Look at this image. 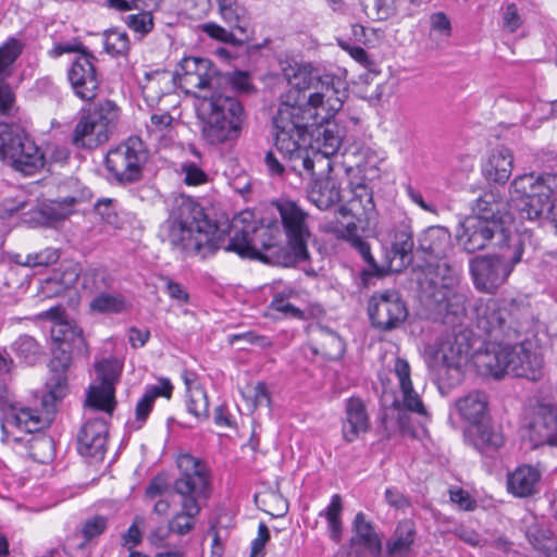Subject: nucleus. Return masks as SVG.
Instances as JSON below:
<instances>
[{"mask_svg": "<svg viewBox=\"0 0 557 557\" xmlns=\"http://www.w3.org/2000/svg\"><path fill=\"white\" fill-rule=\"evenodd\" d=\"M158 236L182 257L213 255L226 239L224 231L211 221L203 207L193 197L175 196L168 219L160 225Z\"/></svg>", "mask_w": 557, "mask_h": 557, "instance_id": "1", "label": "nucleus"}, {"mask_svg": "<svg viewBox=\"0 0 557 557\" xmlns=\"http://www.w3.org/2000/svg\"><path fill=\"white\" fill-rule=\"evenodd\" d=\"M490 197V286H498L521 261L524 246L510 202L498 190Z\"/></svg>", "mask_w": 557, "mask_h": 557, "instance_id": "2", "label": "nucleus"}, {"mask_svg": "<svg viewBox=\"0 0 557 557\" xmlns=\"http://www.w3.org/2000/svg\"><path fill=\"white\" fill-rule=\"evenodd\" d=\"M284 115L273 116L272 135L274 147L282 156L278 160L273 151H268L264 164L271 176L294 175L297 184L314 177L312 162L308 152V129L297 127L298 124H288Z\"/></svg>", "mask_w": 557, "mask_h": 557, "instance_id": "3", "label": "nucleus"}, {"mask_svg": "<svg viewBox=\"0 0 557 557\" xmlns=\"http://www.w3.org/2000/svg\"><path fill=\"white\" fill-rule=\"evenodd\" d=\"M244 219L235 218L230 225L233 235L224 247L226 251L235 252L242 258L257 259L263 263L281 267H294L297 263L277 262L276 255L290 253L289 247L283 245V234L278 222L272 221L268 225L249 223L238 227Z\"/></svg>", "mask_w": 557, "mask_h": 557, "instance_id": "4", "label": "nucleus"}, {"mask_svg": "<svg viewBox=\"0 0 557 557\" xmlns=\"http://www.w3.org/2000/svg\"><path fill=\"white\" fill-rule=\"evenodd\" d=\"M202 138L212 146L236 140L242 133L246 113L232 94L213 89L200 107Z\"/></svg>", "mask_w": 557, "mask_h": 557, "instance_id": "5", "label": "nucleus"}, {"mask_svg": "<svg viewBox=\"0 0 557 557\" xmlns=\"http://www.w3.org/2000/svg\"><path fill=\"white\" fill-rule=\"evenodd\" d=\"M309 181L313 182L310 199L319 209L326 210L337 202L347 201L346 205L341 207L343 214H350L360 223L366 222L370 224L374 220L376 211L373 194L367 185L357 184L348 190L350 197L347 199L336 182L329 176V173L315 175Z\"/></svg>", "mask_w": 557, "mask_h": 557, "instance_id": "6", "label": "nucleus"}, {"mask_svg": "<svg viewBox=\"0 0 557 557\" xmlns=\"http://www.w3.org/2000/svg\"><path fill=\"white\" fill-rule=\"evenodd\" d=\"M511 189V200L521 218L535 221L545 212L548 214L552 198L557 194V174H524L513 180Z\"/></svg>", "mask_w": 557, "mask_h": 557, "instance_id": "7", "label": "nucleus"}, {"mask_svg": "<svg viewBox=\"0 0 557 557\" xmlns=\"http://www.w3.org/2000/svg\"><path fill=\"white\" fill-rule=\"evenodd\" d=\"M58 335L53 331V357L50 360L49 368L51 375L48 377L46 386L48 395L44 397V404L48 401V397L53 400L62 399L67 392L66 371L72 363L73 354H82L86 350V343L83 332L77 326L67 323L61 324Z\"/></svg>", "mask_w": 557, "mask_h": 557, "instance_id": "8", "label": "nucleus"}, {"mask_svg": "<svg viewBox=\"0 0 557 557\" xmlns=\"http://www.w3.org/2000/svg\"><path fill=\"white\" fill-rule=\"evenodd\" d=\"M176 465L178 475L172 483L173 492L181 497L182 508L191 515L200 513L212 491L210 469L189 454L180 455Z\"/></svg>", "mask_w": 557, "mask_h": 557, "instance_id": "9", "label": "nucleus"}, {"mask_svg": "<svg viewBox=\"0 0 557 557\" xmlns=\"http://www.w3.org/2000/svg\"><path fill=\"white\" fill-rule=\"evenodd\" d=\"M120 109L106 99L81 110L72 143L77 148L95 149L110 139L119 119Z\"/></svg>", "mask_w": 557, "mask_h": 557, "instance_id": "10", "label": "nucleus"}, {"mask_svg": "<svg viewBox=\"0 0 557 557\" xmlns=\"http://www.w3.org/2000/svg\"><path fill=\"white\" fill-rule=\"evenodd\" d=\"M490 356V375L497 380L511 374L536 382L543 376L542 356L531 351L524 344L494 343Z\"/></svg>", "mask_w": 557, "mask_h": 557, "instance_id": "11", "label": "nucleus"}, {"mask_svg": "<svg viewBox=\"0 0 557 557\" xmlns=\"http://www.w3.org/2000/svg\"><path fill=\"white\" fill-rule=\"evenodd\" d=\"M0 160L26 176L35 174L45 164L44 153L14 123L0 122Z\"/></svg>", "mask_w": 557, "mask_h": 557, "instance_id": "12", "label": "nucleus"}, {"mask_svg": "<svg viewBox=\"0 0 557 557\" xmlns=\"http://www.w3.org/2000/svg\"><path fill=\"white\" fill-rule=\"evenodd\" d=\"M293 74L285 72L289 89L282 95L278 110L274 116L284 115L288 124H298L297 127L307 128L312 119V108L309 102V95L306 94L315 83V88L320 89L318 78L311 72L305 69L294 70Z\"/></svg>", "mask_w": 557, "mask_h": 557, "instance_id": "13", "label": "nucleus"}, {"mask_svg": "<svg viewBox=\"0 0 557 557\" xmlns=\"http://www.w3.org/2000/svg\"><path fill=\"white\" fill-rule=\"evenodd\" d=\"M281 218V224L286 237V244L292 250L290 253L276 256L277 262L300 263L308 261V240L311 236L308 226V213L296 202L282 200L275 203Z\"/></svg>", "mask_w": 557, "mask_h": 557, "instance_id": "14", "label": "nucleus"}, {"mask_svg": "<svg viewBox=\"0 0 557 557\" xmlns=\"http://www.w3.org/2000/svg\"><path fill=\"white\" fill-rule=\"evenodd\" d=\"M472 343L470 332L460 330L454 333L453 337H448L435 354V359L441 360L438 369L440 375L447 376L449 385L459 384L463 379V368L471 358L473 364L479 367L478 359L481 355H487L485 342L475 351H472Z\"/></svg>", "mask_w": 557, "mask_h": 557, "instance_id": "15", "label": "nucleus"}, {"mask_svg": "<svg viewBox=\"0 0 557 557\" xmlns=\"http://www.w3.org/2000/svg\"><path fill=\"white\" fill-rule=\"evenodd\" d=\"M148 157L145 143L139 137L132 136L108 151L104 164L116 183L133 184L141 180Z\"/></svg>", "mask_w": 557, "mask_h": 557, "instance_id": "16", "label": "nucleus"}, {"mask_svg": "<svg viewBox=\"0 0 557 557\" xmlns=\"http://www.w3.org/2000/svg\"><path fill=\"white\" fill-rule=\"evenodd\" d=\"M314 124L310 121L308 128ZM344 134V128L330 120L322 121L312 133L308 131V152L314 176L324 175L333 170L331 157L338 152Z\"/></svg>", "mask_w": 557, "mask_h": 557, "instance_id": "17", "label": "nucleus"}, {"mask_svg": "<svg viewBox=\"0 0 557 557\" xmlns=\"http://www.w3.org/2000/svg\"><path fill=\"white\" fill-rule=\"evenodd\" d=\"M457 408L469 423L465 431L466 442L484 456L487 450V394L473 391L457 401Z\"/></svg>", "mask_w": 557, "mask_h": 557, "instance_id": "18", "label": "nucleus"}, {"mask_svg": "<svg viewBox=\"0 0 557 557\" xmlns=\"http://www.w3.org/2000/svg\"><path fill=\"white\" fill-rule=\"evenodd\" d=\"M373 327L382 332L398 329L408 318V308L401 295L394 289L374 293L368 305Z\"/></svg>", "mask_w": 557, "mask_h": 557, "instance_id": "19", "label": "nucleus"}, {"mask_svg": "<svg viewBox=\"0 0 557 557\" xmlns=\"http://www.w3.org/2000/svg\"><path fill=\"white\" fill-rule=\"evenodd\" d=\"M95 371L99 382L89 386L85 406L111 416L116 406L114 383L120 374L119 363L115 359H103L95 364Z\"/></svg>", "mask_w": 557, "mask_h": 557, "instance_id": "20", "label": "nucleus"}, {"mask_svg": "<svg viewBox=\"0 0 557 557\" xmlns=\"http://www.w3.org/2000/svg\"><path fill=\"white\" fill-rule=\"evenodd\" d=\"M219 71L211 60L199 57H186L178 63L173 81L186 92L194 89H215Z\"/></svg>", "mask_w": 557, "mask_h": 557, "instance_id": "21", "label": "nucleus"}, {"mask_svg": "<svg viewBox=\"0 0 557 557\" xmlns=\"http://www.w3.org/2000/svg\"><path fill=\"white\" fill-rule=\"evenodd\" d=\"M320 89L309 95L310 107L312 108L313 121L317 116L325 113L322 121L330 120L343 107L345 95L344 83L331 74H324L318 78Z\"/></svg>", "mask_w": 557, "mask_h": 557, "instance_id": "22", "label": "nucleus"}, {"mask_svg": "<svg viewBox=\"0 0 557 557\" xmlns=\"http://www.w3.org/2000/svg\"><path fill=\"white\" fill-rule=\"evenodd\" d=\"M472 207V213L461 223L462 234L458 235L465 250L469 253L482 250L487 245V200L480 194Z\"/></svg>", "mask_w": 557, "mask_h": 557, "instance_id": "23", "label": "nucleus"}, {"mask_svg": "<svg viewBox=\"0 0 557 557\" xmlns=\"http://www.w3.org/2000/svg\"><path fill=\"white\" fill-rule=\"evenodd\" d=\"M109 428L103 418L89 417L77 433V450L97 461L104 458L107 451Z\"/></svg>", "mask_w": 557, "mask_h": 557, "instance_id": "24", "label": "nucleus"}, {"mask_svg": "<svg viewBox=\"0 0 557 557\" xmlns=\"http://www.w3.org/2000/svg\"><path fill=\"white\" fill-rule=\"evenodd\" d=\"M527 437L533 448L557 446V406L541 404L535 408L527 424Z\"/></svg>", "mask_w": 557, "mask_h": 557, "instance_id": "25", "label": "nucleus"}, {"mask_svg": "<svg viewBox=\"0 0 557 557\" xmlns=\"http://www.w3.org/2000/svg\"><path fill=\"white\" fill-rule=\"evenodd\" d=\"M95 60L94 55H78L67 71V78L74 94L85 101L92 100L99 89L100 81L94 64Z\"/></svg>", "mask_w": 557, "mask_h": 557, "instance_id": "26", "label": "nucleus"}, {"mask_svg": "<svg viewBox=\"0 0 557 557\" xmlns=\"http://www.w3.org/2000/svg\"><path fill=\"white\" fill-rule=\"evenodd\" d=\"M352 536L349 546L357 557L361 555L359 548L366 550L371 557H380L382 554V539L375 531L373 523L367 520L362 511L356 513L351 523Z\"/></svg>", "mask_w": 557, "mask_h": 557, "instance_id": "27", "label": "nucleus"}, {"mask_svg": "<svg viewBox=\"0 0 557 557\" xmlns=\"http://www.w3.org/2000/svg\"><path fill=\"white\" fill-rule=\"evenodd\" d=\"M370 428L366 404L359 397H350L345 401V419L343 421V437L347 443L355 442L360 433Z\"/></svg>", "mask_w": 557, "mask_h": 557, "instance_id": "28", "label": "nucleus"}, {"mask_svg": "<svg viewBox=\"0 0 557 557\" xmlns=\"http://www.w3.org/2000/svg\"><path fill=\"white\" fill-rule=\"evenodd\" d=\"M394 373L398 379L399 388L403 395V405L419 416H428L426 408L419 394L413 389L411 381V369L408 361L397 357L394 362Z\"/></svg>", "mask_w": 557, "mask_h": 557, "instance_id": "29", "label": "nucleus"}, {"mask_svg": "<svg viewBox=\"0 0 557 557\" xmlns=\"http://www.w3.org/2000/svg\"><path fill=\"white\" fill-rule=\"evenodd\" d=\"M450 244V233L446 227L430 226L419 235L417 251L435 259H442L446 257Z\"/></svg>", "mask_w": 557, "mask_h": 557, "instance_id": "30", "label": "nucleus"}, {"mask_svg": "<svg viewBox=\"0 0 557 557\" xmlns=\"http://www.w3.org/2000/svg\"><path fill=\"white\" fill-rule=\"evenodd\" d=\"M216 3L223 21L239 35L250 39L252 30L247 9L240 5L237 0H216Z\"/></svg>", "mask_w": 557, "mask_h": 557, "instance_id": "31", "label": "nucleus"}, {"mask_svg": "<svg viewBox=\"0 0 557 557\" xmlns=\"http://www.w3.org/2000/svg\"><path fill=\"white\" fill-rule=\"evenodd\" d=\"M540 479L541 473L536 468L523 465L508 474V491L518 497L530 496L536 492Z\"/></svg>", "mask_w": 557, "mask_h": 557, "instance_id": "32", "label": "nucleus"}, {"mask_svg": "<svg viewBox=\"0 0 557 557\" xmlns=\"http://www.w3.org/2000/svg\"><path fill=\"white\" fill-rule=\"evenodd\" d=\"M7 425L14 426L26 433H34L42 430L47 425V422L36 410L32 408L21 407L17 409L15 407H11L1 425L4 434H7Z\"/></svg>", "mask_w": 557, "mask_h": 557, "instance_id": "33", "label": "nucleus"}, {"mask_svg": "<svg viewBox=\"0 0 557 557\" xmlns=\"http://www.w3.org/2000/svg\"><path fill=\"white\" fill-rule=\"evenodd\" d=\"M173 392V385L171 381L166 377H161L159 380V384L149 386L143 397L138 400L135 414L136 422L138 425L136 429H140L143 424L146 422L149 413L153 408L154 400L158 397L171 398Z\"/></svg>", "mask_w": 557, "mask_h": 557, "instance_id": "34", "label": "nucleus"}, {"mask_svg": "<svg viewBox=\"0 0 557 557\" xmlns=\"http://www.w3.org/2000/svg\"><path fill=\"white\" fill-rule=\"evenodd\" d=\"M414 248L413 232L411 220L404 218L394 228L392 249L395 256H398L403 263L412 261V251Z\"/></svg>", "mask_w": 557, "mask_h": 557, "instance_id": "35", "label": "nucleus"}, {"mask_svg": "<svg viewBox=\"0 0 557 557\" xmlns=\"http://www.w3.org/2000/svg\"><path fill=\"white\" fill-rule=\"evenodd\" d=\"M408 411L412 412L403 405V400L396 398L391 407L386 408L382 417V426L387 437L395 431V428L403 434L411 432V418Z\"/></svg>", "mask_w": 557, "mask_h": 557, "instance_id": "36", "label": "nucleus"}, {"mask_svg": "<svg viewBox=\"0 0 557 557\" xmlns=\"http://www.w3.org/2000/svg\"><path fill=\"white\" fill-rule=\"evenodd\" d=\"M414 537L413 522L410 520L399 522L392 539L386 543L387 556H406L414 542Z\"/></svg>", "mask_w": 557, "mask_h": 557, "instance_id": "37", "label": "nucleus"}, {"mask_svg": "<svg viewBox=\"0 0 557 557\" xmlns=\"http://www.w3.org/2000/svg\"><path fill=\"white\" fill-rule=\"evenodd\" d=\"M215 82L218 83L215 89H220L221 91L228 92L234 96L235 94L249 95L256 90L247 72H220Z\"/></svg>", "mask_w": 557, "mask_h": 557, "instance_id": "38", "label": "nucleus"}, {"mask_svg": "<svg viewBox=\"0 0 557 557\" xmlns=\"http://www.w3.org/2000/svg\"><path fill=\"white\" fill-rule=\"evenodd\" d=\"M15 357L26 366H35L42 357V346L30 335L18 336L11 345Z\"/></svg>", "mask_w": 557, "mask_h": 557, "instance_id": "39", "label": "nucleus"}, {"mask_svg": "<svg viewBox=\"0 0 557 557\" xmlns=\"http://www.w3.org/2000/svg\"><path fill=\"white\" fill-rule=\"evenodd\" d=\"M513 156L506 147L498 148L490 158V178L506 184L512 171Z\"/></svg>", "mask_w": 557, "mask_h": 557, "instance_id": "40", "label": "nucleus"}, {"mask_svg": "<svg viewBox=\"0 0 557 557\" xmlns=\"http://www.w3.org/2000/svg\"><path fill=\"white\" fill-rule=\"evenodd\" d=\"M438 295H441L438 312L445 314V323H454L455 320L465 315L466 298L462 294L455 293L451 288H447L445 292H438Z\"/></svg>", "mask_w": 557, "mask_h": 557, "instance_id": "41", "label": "nucleus"}, {"mask_svg": "<svg viewBox=\"0 0 557 557\" xmlns=\"http://www.w3.org/2000/svg\"><path fill=\"white\" fill-rule=\"evenodd\" d=\"M525 536L535 549L544 553L546 556H549L556 548L557 543L548 525L533 522L528 525Z\"/></svg>", "mask_w": 557, "mask_h": 557, "instance_id": "42", "label": "nucleus"}, {"mask_svg": "<svg viewBox=\"0 0 557 557\" xmlns=\"http://www.w3.org/2000/svg\"><path fill=\"white\" fill-rule=\"evenodd\" d=\"M351 245L360 253L368 265L360 274L364 284H368L371 277H383L385 275L386 270L384 267L379 265L373 258L369 243L363 240L361 237H355L351 240Z\"/></svg>", "mask_w": 557, "mask_h": 557, "instance_id": "43", "label": "nucleus"}, {"mask_svg": "<svg viewBox=\"0 0 557 557\" xmlns=\"http://www.w3.org/2000/svg\"><path fill=\"white\" fill-rule=\"evenodd\" d=\"M89 308L97 313H120L125 310L126 301L122 295L102 292L92 298Z\"/></svg>", "mask_w": 557, "mask_h": 557, "instance_id": "44", "label": "nucleus"}, {"mask_svg": "<svg viewBox=\"0 0 557 557\" xmlns=\"http://www.w3.org/2000/svg\"><path fill=\"white\" fill-rule=\"evenodd\" d=\"M430 273L434 276V283L440 284L445 290L453 288L458 283V269L445 260L437 259L434 264H429Z\"/></svg>", "mask_w": 557, "mask_h": 557, "instance_id": "45", "label": "nucleus"}, {"mask_svg": "<svg viewBox=\"0 0 557 557\" xmlns=\"http://www.w3.org/2000/svg\"><path fill=\"white\" fill-rule=\"evenodd\" d=\"M364 13L374 21H386L397 14L395 0H360Z\"/></svg>", "mask_w": 557, "mask_h": 557, "instance_id": "46", "label": "nucleus"}, {"mask_svg": "<svg viewBox=\"0 0 557 557\" xmlns=\"http://www.w3.org/2000/svg\"><path fill=\"white\" fill-rule=\"evenodd\" d=\"M186 408L197 420L209 418L208 396L201 386H195L194 391L187 395Z\"/></svg>", "mask_w": 557, "mask_h": 557, "instance_id": "47", "label": "nucleus"}, {"mask_svg": "<svg viewBox=\"0 0 557 557\" xmlns=\"http://www.w3.org/2000/svg\"><path fill=\"white\" fill-rule=\"evenodd\" d=\"M24 44L16 38H9L0 47V75H8L16 59L21 55Z\"/></svg>", "mask_w": 557, "mask_h": 557, "instance_id": "48", "label": "nucleus"}, {"mask_svg": "<svg viewBox=\"0 0 557 557\" xmlns=\"http://www.w3.org/2000/svg\"><path fill=\"white\" fill-rule=\"evenodd\" d=\"M111 284V278L103 269H88L83 275V287L90 294L106 292Z\"/></svg>", "mask_w": 557, "mask_h": 557, "instance_id": "49", "label": "nucleus"}, {"mask_svg": "<svg viewBox=\"0 0 557 557\" xmlns=\"http://www.w3.org/2000/svg\"><path fill=\"white\" fill-rule=\"evenodd\" d=\"M104 49L111 55H124L129 50V39L125 32L110 29L104 32Z\"/></svg>", "mask_w": 557, "mask_h": 557, "instance_id": "50", "label": "nucleus"}, {"mask_svg": "<svg viewBox=\"0 0 557 557\" xmlns=\"http://www.w3.org/2000/svg\"><path fill=\"white\" fill-rule=\"evenodd\" d=\"M202 32L213 39L231 44L233 46H242L249 40L246 36L239 34L236 35L212 22L203 24Z\"/></svg>", "mask_w": 557, "mask_h": 557, "instance_id": "51", "label": "nucleus"}, {"mask_svg": "<svg viewBox=\"0 0 557 557\" xmlns=\"http://www.w3.org/2000/svg\"><path fill=\"white\" fill-rule=\"evenodd\" d=\"M152 10L153 9H143L139 13L128 15L126 17L127 26L135 33L146 36L153 29Z\"/></svg>", "mask_w": 557, "mask_h": 557, "instance_id": "52", "label": "nucleus"}, {"mask_svg": "<svg viewBox=\"0 0 557 557\" xmlns=\"http://www.w3.org/2000/svg\"><path fill=\"white\" fill-rule=\"evenodd\" d=\"M470 273L475 287L481 292L487 290V256H476L470 260Z\"/></svg>", "mask_w": 557, "mask_h": 557, "instance_id": "53", "label": "nucleus"}, {"mask_svg": "<svg viewBox=\"0 0 557 557\" xmlns=\"http://www.w3.org/2000/svg\"><path fill=\"white\" fill-rule=\"evenodd\" d=\"M269 308L282 314L284 318L304 320L305 312L290 304L284 294L274 295Z\"/></svg>", "mask_w": 557, "mask_h": 557, "instance_id": "54", "label": "nucleus"}, {"mask_svg": "<svg viewBox=\"0 0 557 557\" xmlns=\"http://www.w3.org/2000/svg\"><path fill=\"white\" fill-rule=\"evenodd\" d=\"M199 513H189L187 509L182 508L169 522V530L173 533L185 535L195 527V518Z\"/></svg>", "mask_w": 557, "mask_h": 557, "instance_id": "55", "label": "nucleus"}, {"mask_svg": "<svg viewBox=\"0 0 557 557\" xmlns=\"http://www.w3.org/2000/svg\"><path fill=\"white\" fill-rule=\"evenodd\" d=\"M59 258L60 255L57 249L46 248L39 252L29 253L25 257V260L17 262L25 267H46L55 263Z\"/></svg>", "mask_w": 557, "mask_h": 557, "instance_id": "56", "label": "nucleus"}, {"mask_svg": "<svg viewBox=\"0 0 557 557\" xmlns=\"http://www.w3.org/2000/svg\"><path fill=\"white\" fill-rule=\"evenodd\" d=\"M108 527V519L103 516H94L86 519L81 528V534L85 539V542H89L92 539L101 535Z\"/></svg>", "mask_w": 557, "mask_h": 557, "instance_id": "57", "label": "nucleus"}, {"mask_svg": "<svg viewBox=\"0 0 557 557\" xmlns=\"http://www.w3.org/2000/svg\"><path fill=\"white\" fill-rule=\"evenodd\" d=\"M15 108V96L9 85L0 83V114L12 116Z\"/></svg>", "mask_w": 557, "mask_h": 557, "instance_id": "58", "label": "nucleus"}, {"mask_svg": "<svg viewBox=\"0 0 557 557\" xmlns=\"http://www.w3.org/2000/svg\"><path fill=\"white\" fill-rule=\"evenodd\" d=\"M182 171L185 173L184 182L187 185L197 186L207 182V174L195 163H183Z\"/></svg>", "mask_w": 557, "mask_h": 557, "instance_id": "59", "label": "nucleus"}, {"mask_svg": "<svg viewBox=\"0 0 557 557\" xmlns=\"http://www.w3.org/2000/svg\"><path fill=\"white\" fill-rule=\"evenodd\" d=\"M143 522L144 519L141 517H136L126 533L122 535L123 545L127 546L129 550L143 541V534L139 529V524Z\"/></svg>", "mask_w": 557, "mask_h": 557, "instance_id": "60", "label": "nucleus"}, {"mask_svg": "<svg viewBox=\"0 0 557 557\" xmlns=\"http://www.w3.org/2000/svg\"><path fill=\"white\" fill-rule=\"evenodd\" d=\"M238 341H245L251 345H256L260 348H268L272 346V342L269 337L259 335L252 331L246 333L234 334L230 337V343L235 344Z\"/></svg>", "mask_w": 557, "mask_h": 557, "instance_id": "61", "label": "nucleus"}, {"mask_svg": "<svg viewBox=\"0 0 557 557\" xmlns=\"http://www.w3.org/2000/svg\"><path fill=\"white\" fill-rule=\"evenodd\" d=\"M270 540V531L265 523L261 522L258 527V536L251 543L250 557H263L264 546Z\"/></svg>", "mask_w": 557, "mask_h": 557, "instance_id": "62", "label": "nucleus"}, {"mask_svg": "<svg viewBox=\"0 0 557 557\" xmlns=\"http://www.w3.org/2000/svg\"><path fill=\"white\" fill-rule=\"evenodd\" d=\"M170 486L172 485L168 482V475L165 473H159L153 476L148 484L146 488V496L149 498L160 496L165 493Z\"/></svg>", "mask_w": 557, "mask_h": 557, "instance_id": "63", "label": "nucleus"}, {"mask_svg": "<svg viewBox=\"0 0 557 557\" xmlns=\"http://www.w3.org/2000/svg\"><path fill=\"white\" fill-rule=\"evenodd\" d=\"M521 25V17L515 3L506 5L503 13V26L509 32H515Z\"/></svg>", "mask_w": 557, "mask_h": 557, "instance_id": "64", "label": "nucleus"}]
</instances>
